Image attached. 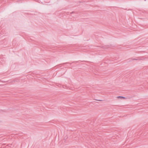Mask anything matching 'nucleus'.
I'll return each instance as SVG.
<instances>
[{
	"label": "nucleus",
	"mask_w": 148,
	"mask_h": 148,
	"mask_svg": "<svg viewBox=\"0 0 148 148\" xmlns=\"http://www.w3.org/2000/svg\"><path fill=\"white\" fill-rule=\"evenodd\" d=\"M67 14V15H70L71 14V16L73 17L76 16V14H77V13L75 12H68L66 13Z\"/></svg>",
	"instance_id": "f257e3e1"
},
{
	"label": "nucleus",
	"mask_w": 148,
	"mask_h": 148,
	"mask_svg": "<svg viewBox=\"0 0 148 148\" xmlns=\"http://www.w3.org/2000/svg\"><path fill=\"white\" fill-rule=\"evenodd\" d=\"M143 60V59L140 58L139 57H138L137 59L135 58H130L128 59L127 60H128V62H131L132 60Z\"/></svg>",
	"instance_id": "f03ea898"
},
{
	"label": "nucleus",
	"mask_w": 148,
	"mask_h": 148,
	"mask_svg": "<svg viewBox=\"0 0 148 148\" xmlns=\"http://www.w3.org/2000/svg\"><path fill=\"white\" fill-rule=\"evenodd\" d=\"M117 98L118 99L120 98L121 99H126V97H123V96H118V97H117Z\"/></svg>",
	"instance_id": "7ed1b4c3"
},
{
	"label": "nucleus",
	"mask_w": 148,
	"mask_h": 148,
	"mask_svg": "<svg viewBox=\"0 0 148 148\" xmlns=\"http://www.w3.org/2000/svg\"><path fill=\"white\" fill-rule=\"evenodd\" d=\"M96 100H97V101H102V100H97V99H95Z\"/></svg>",
	"instance_id": "20e7f679"
},
{
	"label": "nucleus",
	"mask_w": 148,
	"mask_h": 148,
	"mask_svg": "<svg viewBox=\"0 0 148 148\" xmlns=\"http://www.w3.org/2000/svg\"><path fill=\"white\" fill-rule=\"evenodd\" d=\"M64 63L63 64H66V63Z\"/></svg>",
	"instance_id": "39448f33"
},
{
	"label": "nucleus",
	"mask_w": 148,
	"mask_h": 148,
	"mask_svg": "<svg viewBox=\"0 0 148 148\" xmlns=\"http://www.w3.org/2000/svg\"><path fill=\"white\" fill-rule=\"evenodd\" d=\"M75 62H77V61Z\"/></svg>",
	"instance_id": "423d86ee"
}]
</instances>
